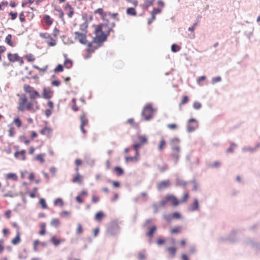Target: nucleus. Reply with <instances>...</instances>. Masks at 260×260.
I'll list each match as a JSON object with an SVG mask.
<instances>
[{
    "label": "nucleus",
    "mask_w": 260,
    "mask_h": 260,
    "mask_svg": "<svg viewBox=\"0 0 260 260\" xmlns=\"http://www.w3.org/2000/svg\"><path fill=\"white\" fill-rule=\"evenodd\" d=\"M202 105L200 103L198 102H194L193 104V107L194 109L196 110H199L201 108Z\"/></svg>",
    "instance_id": "53"
},
{
    "label": "nucleus",
    "mask_w": 260,
    "mask_h": 260,
    "mask_svg": "<svg viewBox=\"0 0 260 260\" xmlns=\"http://www.w3.org/2000/svg\"><path fill=\"white\" fill-rule=\"evenodd\" d=\"M9 16H11V19L12 20H15L17 17V13L13 12H10L9 13Z\"/></svg>",
    "instance_id": "56"
},
{
    "label": "nucleus",
    "mask_w": 260,
    "mask_h": 260,
    "mask_svg": "<svg viewBox=\"0 0 260 260\" xmlns=\"http://www.w3.org/2000/svg\"><path fill=\"white\" fill-rule=\"evenodd\" d=\"M64 10L69 18H72L73 17L75 14L74 10L69 2L64 7Z\"/></svg>",
    "instance_id": "11"
},
{
    "label": "nucleus",
    "mask_w": 260,
    "mask_h": 260,
    "mask_svg": "<svg viewBox=\"0 0 260 260\" xmlns=\"http://www.w3.org/2000/svg\"><path fill=\"white\" fill-rule=\"evenodd\" d=\"M81 124L80 126V129L83 134L86 133V131L84 129V126L88 125L89 121L87 117V115L85 113H83L80 117Z\"/></svg>",
    "instance_id": "8"
},
{
    "label": "nucleus",
    "mask_w": 260,
    "mask_h": 260,
    "mask_svg": "<svg viewBox=\"0 0 260 260\" xmlns=\"http://www.w3.org/2000/svg\"><path fill=\"white\" fill-rule=\"evenodd\" d=\"M166 141L164 139H162L159 142V144L158 146V149L160 151L164 149V148L166 147Z\"/></svg>",
    "instance_id": "46"
},
{
    "label": "nucleus",
    "mask_w": 260,
    "mask_h": 260,
    "mask_svg": "<svg viewBox=\"0 0 260 260\" xmlns=\"http://www.w3.org/2000/svg\"><path fill=\"white\" fill-rule=\"evenodd\" d=\"M50 241L55 246H57L61 242H64V240L57 239L55 236H52L50 239Z\"/></svg>",
    "instance_id": "21"
},
{
    "label": "nucleus",
    "mask_w": 260,
    "mask_h": 260,
    "mask_svg": "<svg viewBox=\"0 0 260 260\" xmlns=\"http://www.w3.org/2000/svg\"><path fill=\"white\" fill-rule=\"evenodd\" d=\"M13 123L18 128H20L22 126V121L19 116H16L14 118Z\"/></svg>",
    "instance_id": "30"
},
{
    "label": "nucleus",
    "mask_w": 260,
    "mask_h": 260,
    "mask_svg": "<svg viewBox=\"0 0 260 260\" xmlns=\"http://www.w3.org/2000/svg\"><path fill=\"white\" fill-rule=\"evenodd\" d=\"M164 217L166 220H167L168 222H170L173 219H180L181 216L179 212H175L173 213L171 215H165Z\"/></svg>",
    "instance_id": "15"
},
{
    "label": "nucleus",
    "mask_w": 260,
    "mask_h": 260,
    "mask_svg": "<svg viewBox=\"0 0 260 260\" xmlns=\"http://www.w3.org/2000/svg\"><path fill=\"white\" fill-rule=\"evenodd\" d=\"M172 157L175 159L176 162H177L180 157L179 153L174 152L172 154Z\"/></svg>",
    "instance_id": "58"
},
{
    "label": "nucleus",
    "mask_w": 260,
    "mask_h": 260,
    "mask_svg": "<svg viewBox=\"0 0 260 260\" xmlns=\"http://www.w3.org/2000/svg\"><path fill=\"white\" fill-rule=\"evenodd\" d=\"M15 134V129L13 127L11 126L9 129V136L13 137Z\"/></svg>",
    "instance_id": "51"
},
{
    "label": "nucleus",
    "mask_w": 260,
    "mask_h": 260,
    "mask_svg": "<svg viewBox=\"0 0 260 260\" xmlns=\"http://www.w3.org/2000/svg\"><path fill=\"white\" fill-rule=\"evenodd\" d=\"M64 65L65 67H66L68 69H69L72 67L73 65V62L71 60L69 59H66L64 61Z\"/></svg>",
    "instance_id": "45"
},
{
    "label": "nucleus",
    "mask_w": 260,
    "mask_h": 260,
    "mask_svg": "<svg viewBox=\"0 0 260 260\" xmlns=\"http://www.w3.org/2000/svg\"><path fill=\"white\" fill-rule=\"evenodd\" d=\"M181 49V47L177 44H173L171 46V50L173 52H176L179 51Z\"/></svg>",
    "instance_id": "48"
},
{
    "label": "nucleus",
    "mask_w": 260,
    "mask_h": 260,
    "mask_svg": "<svg viewBox=\"0 0 260 260\" xmlns=\"http://www.w3.org/2000/svg\"><path fill=\"white\" fill-rule=\"evenodd\" d=\"M33 67L38 70L40 73H42V72H44L45 71H47V70L48 69V66L47 65H46L45 67H44V68H41L40 67H39L38 66H36V65H34L33 66Z\"/></svg>",
    "instance_id": "47"
},
{
    "label": "nucleus",
    "mask_w": 260,
    "mask_h": 260,
    "mask_svg": "<svg viewBox=\"0 0 260 260\" xmlns=\"http://www.w3.org/2000/svg\"><path fill=\"white\" fill-rule=\"evenodd\" d=\"M127 122L131 124L134 127H137L138 126V124H136L135 122V120H134V118H130V119H128L127 120Z\"/></svg>",
    "instance_id": "54"
},
{
    "label": "nucleus",
    "mask_w": 260,
    "mask_h": 260,
    "mask_svg": "<svg viewBox=\"0 0 260 260\" xmlns=\"http://www.w3.org/2000/svg\"><path fill=\"white\" fill-rule=\"evenodd\" d=\"M24 57L28 62H33L36 59L35 56L30 53L25 55Z\"/></svg>",
    "instance_id": "38"
},
{
    "label": "nucleus",
    "mask_w": 260,
    "mask_h": 260,
    "mask_svg": "<svg viewBox=\"0 0 260 260\" xmlns=\"http://www.w3.org/2000/svg\"><path fill=\"white\" fill-rule=\"evenodd\" d=\"M236 146H236V145L235 144L232 143L231 145V146L230 147V148H229L227 149L226 152H228V153L233 152L234 149H235V147H236Z\"/></svg>",
    "instance_id": "55"
},
{
    "label": "nucleus",
    "mask_w": 260,
    "mask_h": 260,
    "mask_svg": "<svg viewBox=\"0 0 260 260\" xmlns=\"http://www.w3.org/2000/svg\"><path fill=\"white\" fill-rule=\"evenodd\" d=\"M50 224L53 226L57 227L60 224L59 220L57 218H53L51 221Z\"/></svg>",
    "instance_id": "41"
},
{
    "label": "nucleus",
    "mask_w": 260,
    "mask_h": 260,
    "mask_svg": "<svg viewBox=\"0 0 260 260\" xmlns=\"http://www.w3.org/2000/svg\"><path fill=\"white\" fill-rule=\"evenodd\" d=\"M45 156V154H42V153L39 154L36 156L35 159H36V160L40 161L41 163H43L45 161V159H44Z\"/></svg>",
    "instance_id": "39"
},
{
    "label": "nucleus",
    "mask_w": 260,
    "mask_h": 260,
    "mask_svg": "<svg viewBox=\"0 0 260 260\" xmlns=\"http://www.w3.org/2000/svg\"><path fill=\"white\" fill-rule=\"evenodd\" d=\"M63 67L61 64H58L57 66L55 68L54 71L55 73L60 72L63 71Z\"/></svg>",
    "instance_id": "52"
},
{
    "label": "nucleus",
    "mask_w": 260,
    "mask_h": 260,
    "mask_svg": "<svg viewBox=\"0 0 260 260\" xmlns=\"http://www.w3.org/2000/svg\"><path fill=\"white\" fill-rule=\"evenodd\" d=\"M127 15L129 16H136L137 15V11L134 8L129 7L126 10Z\"/></svg>",
    "instance_id": "26"
},
{
    "label": "nucleus",
    "mask_w": 260,
    "mask_h": 260,
    "mask_svg": "<svg viewBox=\"0 0 260 260\" xmlns=\"http://www.w3.org/2000/svg\"><path fill=\"white\" fill-rule=\"evenodd\" d=\"M187 184V182L180 178H177L176 179V185L185 187Z\"/></svg>",
    "instance_id": "33"
},
{
    "label": "nucleus",
    "mask_w": 260,
    "mask_h": 260,
    "mask_svg": "<svg viewBox=\"0 0 260 260\" xmlns=\"http://www.w3.org/2000/svg\"><path fill=\"white\" fill-rule=\"evenodd\" d=\"M43 21L45 25L50 26L53 23V19L48 15H45L43 17Z\"/></svg>",
    "instance_id": "18"
},
{
    "label": "nucleus",
    "mask_w": 260,
    "mask_h": 260,
    "mask_svg": "<svg viewBox=\"0 0 260 260\" xmlns=\"http://www.w3.org/2000/svg\"><path fill=\"white\" fill-rule=\"evenodd\" d=\"M17 109L19 112H24L25 110L35 112L39 109V106L36 100L28 101L26 95L22 94L19 95Z\"/></svg>",
    "instance_id": "2"
},
{
    "label": "nucleus",
    "mask_w": 260,
    "mask_h": 260,
    "mask_svg": "<svg viewBox=\"0 0 260 260\" xmlns=\"http://www.w3.org/2000/svg\"><path fill=\"white\" fill-rule=\"evenodd\" d=\"M220 165L218 161H216L210 165L211 168H218Z\"/></svg>",
    "instance_id": "62"
},
{
    "label": "nucleus",
    "mask_w": 260,
    "mask_h": 260,
    "mask_svg": "<svg viewBox=\"0 0 260 260\" xmlns=\"http://www.w3.org/2000/svg\"><path fill=\"white\" fill-rule=\"evenodd\" d=\"M182 231V227L181 226H175L172 228L170 230V232L171 234H178L181 233Z\"/></svg>",
    "instance_id": "37"
},
{
    "label": "nucleus",
    "mask_w": 260,
    "mask_h": 260,
    "mask_svg": "<svg viewBox=\"0 0 260 260\" xmlns=\"http://www.w3.org/2000/svg\"><path fill=\"white\" fill-rule=\"evenodd\" d=\"M111 30V28L107 23L100 24L96 26L94 31L95 36L92 41H88L87 44H86L87 45L86 49L87 54L84 55L85 59L90 57L92 53L102 45L106 40Z\"/></svg>",
    "instance_id": "1"
},
{
    "label": "nucleus",
    "mask_w": 260,
    "mask_h": 260,
    "mask_svg": "<svg viewBox=\"0 0 260 260\" xmlns=\"http://www.w3.org/2000/svg\"><path fill=\"white\" fill-rule=\"evenodd\" d=\"M198 127V122L196 119L192 118L188 120L187 126V129L188 132H192Z\"/></svg>",
    "instance_id": "9"
},
{
    "label": "nucleus",
    "mask_w": 260,
    "mask_h": 260,
    "mask_svg": "<svg viewBox=\"0 0 260 260\" xmlns=\"http://www.w3.org/2000/svg\"><path fill=\"white\" fill-rule=\"evenodd\" d=\"M82 197L80 195L77 196L76 197V201L79 204H82L84 202V200L82 199Z\"/></svg>",
    "instance_id": "64"
},
{
    "label": "nucleus",
    "mask_w": 260,
    "mask_h": 260,
    "mask_svg": "<svg viewBox=\"0 0 260 260\" xmlns=\"http://www.w3.org/2000/svg\"><path fill=\"white\" fill-rule=\"evenodd\" d=\"M154 110L151 104L146 105L142 112V115L146 120H149L153 117Z\"/></svg>",
    "instance_id": "5"
},
{
    "label": "nucleus",
    "mask_w": 260,
    "mask_h": 260,
    "mask_svg": "<svg viewBox=\"0 0 260 260\" xmlns=\"http://www.w3.org/2000/svg\"><path fill=\"white\" fill-rule=\"evenodd\" d=\"M53 92L49 88L45 87L43 89V97L46 99H50L52 96Z\"/></svg>",
    "instance_id": "19"
},
{
    "label": "nucleus",
    "mask_w": 260,
    "mask_h": 260,
    "mask_svg": "<svg viewBox=\"0 0 260 260\" xmlns=\"http://www.w3.org/2000/svg\"><path fill=\"white\" fill-rule=\"evenodd\" d=\"M82 179V176L79 173H77L75 176L74 177L73 179V182L74 183H81Z\"/></svg>",
    "instance_id": "32"
},
{
    "label": "nucleus",
    "mask_w": 260,
    "mask_h": 260,
    "mask_svg": "<svg viewBox=\"0 0 260 260\" xmlns=\"http://www.w3.org/2000/svg\"><path fill=\"white\" fill-rule=\"evenodd\" d=\"M6 177L7 179H11L15 181L18 180V176L15 173H8L6 175Z\"/></svg>",
    "instance_id": "29"
},
{
    "label": "nucleus",
    "mask_w": 260,
    "mask_h": 260,
    "mask_svg": "<svg viewBox=\"0 0 260 260\" xmlns=\"http://www.w3.org/2000/svg\"><path fill=\"white\" fill-rule=\"evenodd\" d=\"M105 216V214L103 212L100 211L96 213L94 218L96 221H101Z\"/></svg>",
    "instance_id": "31"
},
{
    "label": "nucleus",
    "mask_w": 260,
    "mask_h": 260,
    "mask_svg": "<svg viewBox=\"0 0 260 260\" xmlns=\"http://www.w3.org/2000/svg\"><path fill=\"white\" fill-rule=\"evenodd\" d=\"M166 199L168 202H170L173 206H177L179 204V201L174 195L168 194L166 195Z\"/></svg>",
    "instance_id": "12"
},
{
    "label": "nucleus",
    "mask_w": 260,
    "mask_h": 260,
    "mask_svg": "<svg viewBox=\"0 0 260 260\" xmlns=\"http://www.w3.org/2000/svg\"><path fill=\"white\" fill-rule=\"evenodd\" d=\"M167 127L172 130L176 129L178 128V126L176 124L172 123L169 124L167 125Z\"/></svg>",
    "instance_id": "60"
},
{
    "label": "nucleus",
    "mask_w": 260,
    "mask_h": 260,
    "mask_svg": "<svg viewBox=\"0 0 260 260\" xmlns=\"http://www.w3.org/2000/svg\"><path fill=\"white\" fill-rule=\"evenodd\" d=\"M87 27V23L84 22L80 25L79 29L74 32V39L75 41L83 45H86L88 43L86 36Z\"/></svg>",
    "instance_id": "3"
},
{
    "label": "nucleus",
    "mask_w": 260,
    "mask_h": 260,
    "mask_svg": "<svg viewBox=\"0 0 260 260\" xmlns=\"http://www.w3.org/2000/svg\"><path fill=\"white\" fill-rule=\"evenodd\" d=\"M155 0H145L143 4V8H147L150 6H152Z\"/></svg>",
    "instance_id": "43"
},
{
    "label": "nucleus",
    "mask_w": 260,
    "mask_h": 260,
    "mask_svg": "<svg viewBox=\"0 0 260 260\" xmlns=\"http://www.w3.org/2000/svg\"><path fill=\"white\" fill-rule=\"evenodd\" d=\"M8 58L10 62H14L15 61H18L20 64L23 63L22 58L20 57L17 53L13 54L11 53H9L8 54Z\"/></svg>",
    "instance_id": "10"
},
{
    "label": "nucleus",
    "mask_w": 260,
    "mask_h": 260,
    "mask_svg": "<svg viewBox=\"0 0 260 260\" xmlns=\"http://www.w3.org/2000/svg\"><path fill=\"white\" fill-rule=\"evenodd\" d=\"M54 206H60L61 207L64 205V202L61 198H57L54 201Z\"/></svg>",
    "instance_id": "40"
},
{
    "label": "nucleus",
    "mask_w": 260,
    "mask_h": 260,
    "mask_svg": "<svg viewBox=\"0 0 260 260\" xmlns=\"http://www.w3.org/2000/svg\"><path fill=\"white\" fill-rule=\"evenodd\" d=\"M170 185V182L169 180H165L159 182L157 184V189L159 190H161L163 189L168 187Z\"/></svg>",
    "instance_id": "17"
},
{
    "label": "nucleus",
    "mask_w": 260,
    "mask_h": 260,
    "mask_svg": "<svg viewBox=\"0 0 260 260\" xmlns=\"http://www.w3.org/2000/svg\"><path fill=\"white\" fill-rule=\"evenodd\" d=\"M14 155L18 159L25 160L26 159V151L25 150L17 151L14 153Z\"/></svg>",
    "instance_id": "13"
},
{
    "label": "nucleus",
    "mask_w": 260,
    "mask_h": 260,
    "mask_svg": "<svg viewBox=\"0 0 260 260\" xmlns=\"http://www.w3.org/2000/svg\"><path fill=\"white\" fill-rule=\"evenodd\" d=\"M38 188L36 187L33 188L32 191L28 192V195L31 198H35L38 197Z\"/></svg>",
    "instance_id": "34"
},
{
    "label": "nucleus",
    "mask_w": 260,
    "mask_h": 260,
    "mask_svg": "<svg viewBox=\"0 0 260 260\" xmlns=\"http://www.w3.org/2000/svg\"><path fill=\"white\" fill-rule=\"evenodd\" d=\"M52 129L48 126H45L40 131V133L42 135L50 137L52 133Z\"/></svg>",
    "instance_id": "20"
},
{
    "label": "nucleus",
    "mask_w": 260,
    "mask_h": 260,
    "mask_svg": "<svg viewBox=\"0 0 260 260\" xmlns=\"http://www.w3.org/2000/svg\"><path fill=\"white\" fill-rule=\"evenodd\" d=\"M138 140H139V143H134V144H137L139 145V149L142 147V146L145 144H147L148 142L147 138L146 136L143 135H139L138 137Z\"/></svg>",
    "instance_id": "16"
},
{
    "label": "nucleus",
    "mask_w": 260,
    "mask_h": 260,
    "mask_svg": "<svg viewBox=\"0 0 260 260\" xmlns=\"http://www.w3.org/2000/svg\"><path fill=\"white\" fill-rule=\"evenodd\" d=\"M114 171L118 176H121L123 174V170L119 167L114 168Z\"/></svg>",
    "instance_id": "44"
},
{
    "label": "nucleus",
    "mask_w": 260,
    "mask_h": 260,
    "mask_svg": "<svg viewBox=\"0 0 260 260\" xmlns=\"http://www.w3.org/2000/svg\"><path fill=\"white\" fill-rule=\"evenodd\" d=\"M189 209L191 211H194L199 209V202L197 199H194L193 203L190 206Z\"/></svg>",
    "instance_id": "23"
},
{
    "label": "nucleus",
    "mask_w": 260,
    "mask_h": 260,
    "mask_svg": "<svg viewBox=\"0 0 260 260\" xmlns=\"http://www.w3.org/2000/svg\"><path fill=\"white\" fill-rule=\"evenodd\" d=\"M40 227L41 228V230L39 232V234L42 236L44 235L46 232V223H42L40 224Z\"/></svg>",
    "instance_id": "42"
},
{
    "label": "nucleus",
    "mask_w": 260,
    "mask_h": 260,
    "mask_svg": "<svg viewBox=\"0 0 260 260\" xmlns=\"http://www.w3.org/2000/svg\"><path fill=\"white\" fill-rule=\"evenodd\" d=\"M23 89L26 93L29 94L30 100H35L40 97L39 93L36 90L34 89V87L29 86L27 84H24L23 86Z\"/></svg>",
    "instance_id": "4"
},
{
    "label": "nucleus",
    "mask_w": 260,
    "mask_h": 260,
    "mask_svg": "<svg viewBox=\"0 0 260 260\" xmlns=\"http://www.w3.org/2000/svg\"><path fill=\"white\" fill-rule=\"evenodd\" d=\"M94 14H99L103 20H104L107 17V14L104 12L103 8H99L96 9L94 11Z\"/></svg>",
    "instance_id": "25"
},
{
    "label": "nucleus",
    "mask_w": 260,
    "mask_h": 260,
    "mask_svg": "<svg viewBox=\"0 0 260 260\" xmlns=\"http://www.w3.org/2000/svg\"><path fill=\"white\" fill-rule=\"evenodd\" d=\"M92 202L93 203H96L99 201L100 199L99 197L95 195H92Z\"/></svg>",
    "instance_id": "63"
},
{
    "label": "nucleus",
    "mask_w": 260,
    "mask_h": 260,
    "mask_svg": "<svg viewBox=\"0 0 260 260\" xmlns=\"http://www.w3.org/2000/svg\"><path fill=\"white\" fill-rule=\"evenodd\" d=\"M19 19L21 22H24L25 21V16L23 12H21L19 14Z\"/></svg>",
    "instance_id": "57"
},
{
    "label": "nucleus",
    "mask_w": 260,
    "mask_h": 260,
    "mask_svg": "<svg viewBox=\"0 0 260 260\" xmlns=\"http://www.w3.org/2000/svg\"><path fill=\"white\" fill-rule=\"evenodd\" d=\"M21 241L20 233L19 231H17L16 237L12 240V243L13 245H17L19 244Z\"/></svg>",
    "instance_id": "27"
},
{
    "label": "nucleus",
    "mask_w": 260,
    "mask_h": 260,
    "mask_svg": "<svg viewBox=\"0 0 260 260\" xmlns=\"http://www.w3.org/2000/svg\"><path fill=\"white\" fill-rule=\"evenodd\" d=\"M139 145L137 144L133 145V148L136 152L135 155L134 156H126L125 158L126 162H137L139 160Z\"/></svg>",
    "instance_id": "7"
},
{
    "label": "nucleus",
    "mask_w": 260,
    "mask_h": 260,
    "mask_svg": "<svg viewBox=\"0 0 260 260\" xmlns=\"http://www.w3.org/2000/svg\"><path fill=\"white\" fill-rule=\"evenodd\" d=\"M188 101V98L187 97V96H183V98H182V100L180 103V104L181 105H184V104H185L186 103H187Z\"/></svg>",
    "instance_id": "61"
},
{
    "label": "nucleus",
    "mask_w": 260,
    "mask_h": 260,
    "mask_svg": "<svg viewBox=\"0 0 260 260\" xmlns=\"http://www.w3.org/2000/svg\"><path fill=\"white\" fill-rule=\"evenodd\" d=\"M40 37L45 40V42L50 47L54 46L56 44V39L53 38L47 32L40 34Z\"/></svg>",
    "instance_id": "6"
},
{
    "label": "nucleus",
    "mask_w": 260,
    "mask_h": 260,
    "mask_svg": "<svg viewBox=\"0 0 260 260\" xmlns=\"http://www.w3.org/2000/svg\"><path fill=\"white\" fill-rule=\"evenodd\" d=\"M40 244L39 240H35L33 243V249L35 251H38V246Z\"/></svg>",
    "instance_id": "50"
},
{
    "label": "nucleus",
    "mask_w": 260,
    "mask_h": 260,
    "mask_svg": "<svg viewBox=\"0 0 260 260\" xmlns=\"http://www.w3.org/2000/svg\"><path fill=\"white\" fill-rule=\"evenodd\" d=\"M12 36L9 34L7 36L5 39V42L11 47L15 46V43L12 41Z\"/></svg>",
    "instance_id": "28"
},
{
    "label": "nucleus",
    "mask_w": 260,
    "mask_h": 260,
    "mask_svg": "<svg viewBox=\"0 0 260 260\" xmlns=\"http://www.w3.org/2000/svg\"><path fill=\"white\" fill-rule=\"evenodd\" d=\"M161 12V10L159 8H154L151 12V17L148 20V24L150 25L155 19V15L160 14Z\"/></svg>",
    "instance_id": "14"
},
{
    "label": "nucleus",
    "mask_w": 260,
    "mask_h": 260,
    "mask_svg": "<svg viewBox=\"0 0 260 260\" xmlns=\"http://www.w3.org/2000/svg\"><path fill=\"white\" fill-rule=\"evenodd\" d=\"M166 250L172 257H174L175 256L177 251V248L175 247H169Z\"/></svg>",
    "instance_id": "24"
},
{
    "label": "nucleus",
    "mask_w": 260,
    "mask_h": 260,
    "mask_svg": "<svg viewBox=\"0 0 260 260\" xmlns=\"http://www.w3.org/2000/svg\"><path fill=\"white\" fill-rule=\"evenodd\" d=\"M55 10L58 13V17L61 19L62 21H64V14L63 10L61 8L55 9Z\"/></svg>",
    "instance_id": "36"
},
{
    "label": "nucleus",
    "mask_w": 260,
    "mask_h": 260,
    "mask_svg": "<svg viewBox=\"0 0 260 260\" xmlns=\"http://www.w3.org/2000/svg\"><path fill=\"white\" fill-rule=\"evenodd\" d=\"M189 195L188 192H184L181 200L179 201V204L186 203L188 200Z\"/></svg>",
    "instance_id": "35"
},
{
    "label": "nucleus",
    "mask_w": 260,
    "mask_h": 260,
    "mask_svg": "<svg viewBox=\"0 0 260 260\" xmlns=\"http://www.w3.org/2000/svg\"><path fill=\"white\" fill-rule=\"evenodd\" d=\"M83 232L82 226L81 224H78V227L76 230V233L77 234H80Z\"/></svg>",
    "instance_id": "59"
},
{
    "label": "nucleus",
    "mask_w": 260,
    "mask_h": 260,
    "mask_svg": "<svg viewBox=\"0 0 260 260\" xmlns=\"http://www.w3.org/2000/svg\"><path fill=\"white\" fill-rule=\"evenodd\" d=\"M39 203L41 205L42 209H45L47 208L48 206L46 203L45 200L44 199H43V198L40 199Z\"/></svg>",
    "instance_id": "49"
},
{
    "label": "nucleus",
    "mask_w": 260,
    "mask_h": 260,
    "mask_svg": "<svg viewBox=\"0 0 260 260\" xmlns=\"http://www.w3.org/2000/svg\"><path fill=\"white\" fill-rule=\"evenodd\" d=\"M156 227L155 225L151 226L149 228L147 235L150 239H151L153 237V234L156 232Z\"/></svg>",
    "instance_id": "22"
}]
</instances>
